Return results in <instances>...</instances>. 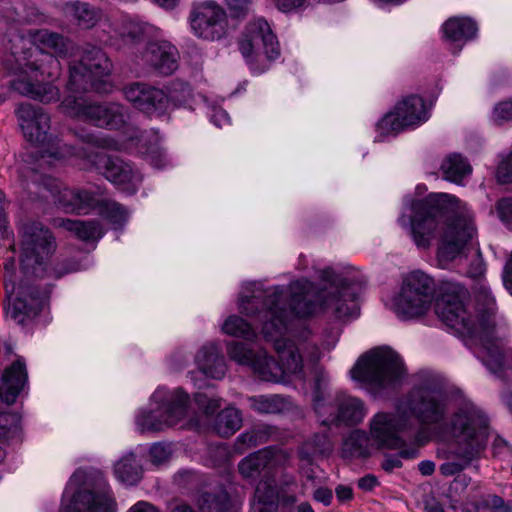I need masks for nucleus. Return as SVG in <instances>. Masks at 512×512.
I'll use <instances>...</instances> for the list:
<instances>
[{
    "label": "nucleus",
    "instance_id": "nucleus-1",
    "mask_svg": "<svg viewBox=\"0 0 512 512\" xmlns=\"http://www.w3.org/2000/svg\"><path fill=\"white\" fill-rule=\"evenodd\" d=\"M317 276L327 287L317 289L305 278L291 282L287 288L277 285L264 289L262 283H247L245 294L238 298V310L261 322L263 337L274 343L279 362L264 349L254 351L234 341L227 346L230 359L249 366L261 381L284 385L305 381L302 352L311 349L315 361L320 355L311 343L283 338L291 317H309L321 311H331L340 319L354 316L363 290L361 280L337 274L331 267L318 270Z\"/></svg>",
    "mask_w": 512,
    "mask_h": 512
},
{
    "label": "nucleus",
    "instance_id": "nucleus-2",
    "mask_svg": "<svg viewBox=\"0 0 512 512\" xmlns=\"http://www.w3.org/2000/svg\"><path fill=\"white\" fill-rule=\"evenodd\" d=\"M467 290L459 284H446L436 299L435 313L455 333L468 338L477 347V357L487 369L500 376L512 369V347L494 324L495 300L490 290L481 286L479 298L484 308L465 303Z\"/></svg>",
    "mask_w": 512,
    "mask_h": 512
},
{
    "label": "nucleus",
    "instance_id": "nucleus-3",
    "mask_svg": "<svg viewBox=\"0 0 512 512\" xmlns=\"http://www.w3.org/2000/svg\"><path fill=\"white\" fill-rule=\"evenodd\" d=\"M398 222L421 250L429 249L442 231L437 253L440 262L457 258L476 235L474 214L466 203L448 193H430L425 199L413 202L412 215H401Z\"/></svg>",
    "mask_w": 512,
    "mask_h": 512
},
{
    "label": "nucleus",
    "instance_id": "nucleus-4",
    "mask_svg": "<svg viewBox=\"0 0 512 512\" xmlns=\"http://www.w3.org/2000/svg\"><path fill=\"white\" fill-rule=\"evenodd\" d=\"M449 407L450 398L442 385L435 380L424 381L398 401L395 412L373 416L371 437L381 447L400 448L404 445L403 434L414 429L413 419L422 425L445 428L449 433Z\"/></svg>",
    "mask_w": 512,
    "mask_h": 512
},
{
    "label": "nucleus",
    "instance_id": "nucleus-5",
    "mask_svg": "<svg viewBox=\"0 0 512 512\" xmlns=\"http://www.w3.org/2000/svg\"><path fill=\"white\" fill-rule=\"evenodd\" d=\"M449 434L454 443L450 451L454 459H448L439 468L446 477L459 474L479 458L487 444L489 419L476 404L463 400L452 414Z\"/></svg>",
    "mask_w": 512,
    "mask_h": 512
},
{
    "label": "nucleus",
    "instance_id": "nucleus-6",
    "mask_svg": "<svg viewBox=\"0 0 512 512\" xmlns=\"http://www.w3.org/2000/svg\"><path fill=\"white\" fill-rule=\"evenodd\" d=\"M313 405L321 425H356L366 416V408L362 400L338 392L329 396V377L325 370L316 366L313 370Z\"/></svg>",
    "mask_w": 512,
    "mask_h": 512
},
{
    "label": "nucleus",
    "instance_id": "nucleus-7",
    "mask_svg": "<svg viewBox=\"0 0 512 512\" xmlns=\"http://www.w3.org/2000/svg\"><path fill=\"white\" fill-rule=\"evenodd\" d=\"M350 373L354 380L381 390L399 385L406 368L398 353L389 347H378L362 355Z\"/></svg>",
    "mask_w": 512,
    "mask_h": 512
},
{
    "label": "nucleus",
    "instance_id": "nucleus-8",
    "mask_svg": "<svg viewBox=\"0 0 512 512\" xmlns=\"http://www.w3.org/2000/svg\"><path fill=\"white\" fill-rule=\"evenodd\" d=\"M189 395L182 388L158 387L150 397V410H140L135 418L138 430L162 431L184 420L188 415Z\"/></svg>",
    "mask_w": 512,
    "mask_h": 512
},
{
    "label": "nucleus",
    "instance_id": "nucleus-9",
    "mask_svg": "<svg viewBox=\"0 0 512 512\" xmlns=\"http://www.w3.org/2000/svg\"><path fill=\"white\" fill-rule=\"evenodd\" d=\"M15 114L24 137L43 148L42 161L51 164L53 161H60L78 154L75 147L62 144L58 137L48 133L51 118L42 108L22 103L16 108Z\"/></svg>",
    "mask_w": 512,
    "mask_h": 512
},
{
    "label": "nucleus",
    "instance_id": "nucleus-10",
    "mask_svg": "<svg viewBox=\"0 0 512 512\" xmlns=\"http://www.w3.org/2000/svg\"><path fill=\"white\" fill-rule=\"evenodd\" d=\"M20 266L25 275L48 273V261L57 249L52 231L40 222L29 221L19 228Z\"/></svg>",
    "mask_w": 512,
    "mask_h": 512
},
{
    "label": "nucleus",
    "instance_id": "nucleus-11",
    "mask_svg": "<svg viewBox=\"0 0 512 512\" xmlns=\"http://www.w3.org/2000/svg\"><path fill=\"white\" fill-rule=\"evenodd\" d=\"M238 47L251 71L256 74L265 72L281 54L277 36L270 24L261 17L246 25Z\"/></svg>",
    "mask_w": 512,
    "mask_h": 512
},
{
    "label": "nucleus",
    "instance_id": "nucleus-12",
    "mask_svg": "<svg viewBox=\"0 0 512 512\" xmlns=\"http://www.w3.org/2000/svg\"><path fill=\"white\" fill-rule=\"evenodd\" d=\"M112 68L110 59L102 49L87 47L80 61L70 66L67 89L74 93L95 91L108 94L113 89L109 80Z\"/></svg>",
    "mask_w": 512,
    "mask_h": 512
},
{
    "label": "nucleus",
    "instance_id": "nucleus-13",
    "mask_svg": "<svg viewBox=\"0 0 512 512\" xmlns=\"http://www.w3.org/2000/svg\"><path fill=\"white\" fill-rule=\"evenodd\" d=\"M85 478V471L74 472L63 492L58 512H116V503L106 481H101L98 489L91 491L83 487Z\"/></svg>",
    "mask_w": 512,
    "mask_h": 512
},
{
    "label": "nucleus",
    "instance_id": "nucleus-14",
    "mask_svg": "<svg viewBox=\"0 0 512 512\" xmlns=\"http://www.w3.org/2000/svg\"><path fill=\"white\" fill-rule=\"evenodd\" d=\"M433 279L422 271L409 273L402 282L399 293L394 297L393 309L404 319L424 315L434 298Z\"/></svg>",
    "mask_w": 512,
    "mask_h": 512
},
{
    "label": "nucleus",
    "instance_id": "nucleus-15",
    "mask_svg": "<svg viewBox=\"0 0 512 512\" xmlns=\"http://www.w3.org/2000/svg\"><path fill=\"white\" fill-rule=\"evenodd\" d=\"M63 113L71 118L97 127L119 130L125 126L128 111L120 103L88 102L81 97L67 96L60 104Z\"/></svg>",
    "mask_w": 512,
    "mask_h": 512
},
{
    "label": "nucleus",
    "instance_id": "nucleus-16",
    "mask_svg": "<svg viewBox=\"0 0 512 512\" xmlns=\"http://www.w3.org/2000/svg\"><path fill=\"white\" fill-rule=\"evenodd\" d=\"M30 193H35L42 198H48V194L53 201L68 213H86L93 208L96 202L94 193L66 187L60 180L47 176H42L37 172H32V185L36 187L32 191L29 183L23 180Z\"/></svg>",
    "mask_w": 512,
    "mask_h": 512
},
{
    "label": "nucleus",
    "instance_id": "nucleus-17",
    "mask_svg": "<svg viewBox=\"0 0 512 512\" xmlns=\"http://www.w3.org/2000/svg\"><path fill=\"white\" fill-rule=\"evenodd\" d=\"M76 151L78 152L76 156L87 158L107 180L129 194H133L142 182L140 172L130 163L118 157H112L99 151L87 153L77 148Z\"/></svg>",
    "mask_w": 512,
    "mask_h": 512
},
{
    "label": "nucleus",
    "instance_id": "nucleus-18",
    "mask_svg": "<svg viewBox=\"0 0 512 512\" xmlns=\"http://www.w3.org/2000/svg\"><path fill=\"white\" fill-rule=\"evenodd\" d=\"M429 118L424 100L417 95L405 97L393 111L385 114L376 125L381 136L396 135L407 128H415Z\"/></svg>",
    "mask_w": 512,
    "mask_h": 512
},
{
    "label": "nucleus",
    "instance_id": "nucleus-19",
    "mask_svg": "<svg viewBox=\"0 0 512 512\" xmlns=\"http://www.w3.org/2000/svg\"><path fill=\"white\" fill-rule=\"evenodd\" d=\"M189 22L192 33L200 39L215 41L226 34V12L213 0L194 2Z\"/></svg>",
    "mask_w": 512,
    "mask_h": 512
},
{
    "label": "nucleus",
    "instance_id": "nucleus-20",
    "mask_svg": "<svg viewBox=\"0 0 512 512\" xmlns=\"http://www.w3.org/2000/svg\"><path fill=\"white\" fill-rule=\"evenodd\" d=\"M5 288L9 299L6 317L15 323L24 325L42 310L47 297L45 291H40L33 285L22 284L10 286L6 283Z\"/></svg>",
    "mask_w": 512,
    "mask_h": 512
},
{
    "label": "nucleus",
    "instance_id": "nucleus-21",
    "mask_svg": "<svg viewBox=\"0 0 512 512\" xmlns=\"http://www.w3.org/2000/svg\"><path fill=\"white\" fill-rule=\"evenodd\" d=\"M122 94L134 109L148 117L159 118L168 113L166 92L157 86L141 81L130 82L123 86Z\"/></svg>",
    "mask_w": 512,
    "mask_h": 512
},
{
    "label": "nucleus",
    "instance_id": "nucleus-22",
    "mask_svg": "<svg viewBox=\"0 0 512 512\" xmlns=\"http://www.w3.org/2000/svg\"><path fill=\"white\" fill-rule=\"evenodd\" d=\"M16 52H12L18 63L16 78L10 82L12 90L22 96H26L42 103H51L59 100V89L51 83H39L38 74L31 68L32 63L27 62L22 65L20 59L16 57Z\"/></svg>",
    "mask_w": 512,
    "mask_h": 512
},
{
    "label": "nucleus",
    "instance_id": "nucleus-23",
    "mask_svg": "<svg viewBox=\"0 0 512 512\" xmlns=\"http://www.w3.org/2000/svg\"><path fill=\"white\" fill-rule=\"evenodd\" d=\"M135 62L157 71L161 75H171L178 67L177 48L167 40L148 41L142 51L134 53Z\"/></svg>",
    "mask_w": 512,
    "mask_h": 512
},
{
    "label": "nucleus",
    "instance_id": "nucleus-24",
    "mask_svg": "<svg viewBox=\"0 0 512 512\" xmlns=\"http://www.w3.org/2000/svg\"><path fill=\"white\" fill-rule=\"evenodd\" d=\"M286 461L287 455L283 451L264 448L243 458L238 464V471L246 480L255 481L261 475V480H265Z\"/></svg>",
    "mask_w": 512,
    "mask_h": 512
},
{
    "label": "nucleus",
    "instance_id": "nucleus-25",
    "mask_svg": "<svg viewBox=\"0 0 512 512\" xmlns=\"http://www.w3.org/2000/svg\"><path fill=\"white\" fill-rule=\"evenodd\" d=\"M275 470L269 479L260 480L255 489V498L263 505L260 512L270 511L277 507L278 502L285 505L295 503L296 497L290 493L296 487V479L291 474H283L279 483L274 479Z\"/></svg>",
    "mask_w": 512,
    "mask_h": 512
},
{
    "label": "nucleus",
    "instance_id": "nucleus-26",
    "mask_svg": "<svg viewBox=\"0 0 512 512\" xmlns=\"http://www.w3.org/2000/svg\"><path fill=\"white\" fill-rule=\"evenodd\" d=\"M115 37L128 49L137 48L142 42L159 35V28L139 17L123 16L111 24Z\"/></svg>",
    "mask_w": 512,
    "mask_h": 512
},
{
    "label": "nucleus",
    "instance_id": "nucleus-27",
    "mask_svg": "<svg viewBox=\"0 0 512 512\" xmlns=\"http://www.w3.org/2000/svg\"><path fill=\"white\" fill-rule=\"evenodd\" d=\"M28 381L26 364L18 358L5 369L0 384V399L7 405L13 404Z\"/></svg>",
    "mask_w": 512,
    "mask_h": 512
},
{
    "label": "nucleus",
    "instance_id": "nucleus-28",
    "mask_svg": "<svg viewBox=\"0 0 512 512\" xmlns=\"http://www.w3.org/2000/svg\"><path fill=\"white\" fill-rule=\"evenodd\" d=\"M477 30V24L468 17H451L442 26L445 41L454 46L456 52L476 36Z\"/></svg>",
    "mask_w": 512,
    "mask_h": 512
},
{
    "label": "nucleus",
    "instance_id": "nucleus-29",
    "mask_svg": "<svg viewBox=\"0 0 512 512\" xmlns=\"http://www.w3.org/2000/svg\"><path fill=\"white\" fill-rule=\"evenodd\" d=\"M195 363L203 375L212 379H222L227 370L224 356L215 343L203 345L195 357Z\"/></svg>",
    "mask_w": 512,
    "mask_h": 512
},
{
    "label": "nucleus",
    "instance_id": "nucleus-30",
    "mask_svg": "<svg viewBox=\"0 0 512 512\" xmlns=\"http://www.w3.org/2000/svg\"><path fill=\"white\" fill-rule=\"evenodd\" d=\"M333 444L327 433H314L303 441L298 450L301 460L311 464L314 460L329 455Z\"/></svg>",
    "mask_w": 512,
    "mask_h": 512
},
{
    "label": "nucleus",
    "instance_id": "nucleus-31",
    "mask_svg": "<svg viewBox=\"0 0 512 512\" xmlns=\"http://www.w3.org/2000/svg\"><path fill=\"white\" fill-rule=\"evenodd\" d=\"M248 401L250 408L259 414H282L293 408L290 398L279 394L251 396Z\"/></svg>",
    "mask_w": 512,
    "mask_h": 512
},
{
    "label": "nucleus",
    "instance_id": "nucleus-32",
    "mask_svg": "<svg viewBox=\"0 0 512 512\" xmlns=\"http://www.w3.org/2000/svg\"><path fill=\"white\" fill-rule=\"evenodd\" d=\"M116 478L128 485L137 484L142 477V467L133 452L123 455L114 465Z\"/></svg>",
    "mask_w": 512,
    "mask_h": 512
},
{
    "label": "nucleus",
    "instance_id": "nucleus-33",
    "mask_svg": "<svg viewBox=\"0 0 512 512\" xmlns=\"http://www.w3.org/2000/svg\"><path fill=\"white\" fill-rule=\"evenodd\" d=\"M65 230L72 232L82 241H97L103 234V228L96 220L80 221L72 219H62L59 223Z\"/></svg>",
    "mask_w": 512,
    "mask_h": 512
},
{
    "label": "nucleus",
    "instance_id": "nucleus-34",
    "mask_svg": "<svg viewBox=\"0 0 512 512\" xmlns=\"http://www.w3.org/2000/svg\"><path fill=\"white\" fill-rule=\"evenodd\" d=\"M441 171L444 179L456 184H462L463 179L471 174L472 169L470 164L461 155L450 154L443 160Z\"/></svg>",
    "mask_w": 512,
    "mask_h": 512
},
{
    "label": "nucleus",
    "instance_id": "nucleus-35",
    "mask_svg": "<svg viewBox=\"0 0 512 512\" xmlns=\"http://www.w3.org/2000/svg\"><path fill=\"white\" fill-rule=\"evenodd\" d=\"M32 41L42 53L63 55L68 51L67 43L60 34L48 30H37L31 34Z\"/></svg>",
    "mask_w": 512,
    "mask_h": 512
},
{
    "label": "nucleus",
    "instance_id": "nucleus-36",
    "mask_svg": "<svg viewBox=\"0 0 512 512\" xmlns=\"http://www.w3.org/2000/svg\"><path fill=\"white\" fill-rule=\"evenodd\" d=\"M65 12L77 20L80 27L89 29L101 18V11L84 2H69L65 5Z\"/></svg>",
    "mask_w": 512,
    "mask_h": 512
},
{
    "label": "nucleus",
    "instance_id": "nucleus-37",
    "mask_svg": "<svg viewBox=\"0 0 512 512\" xmlns=\"http://www.w3.org/2000/svg\"><path fill=\"white\" fill-rule=\"evenodd\" d=\"M242 414L235 407L223 409L216 417L214 429L221 437H229L242 426Z\"/></svg>",
    "mask_w": 512,
    "mask_h": 512
},
{
    "label": "nucleus",
    "instance_id": "nucleus-38",
    "mask_svg": "<svg viewBox=\"0 0 512 512\" xmlns=\"http://www.w3.org/2000/svg\"><path fill=\"white\" fill-rule=\"evenodd\" d=\"M168 98V112L174 108H192L194 95L189 84L175 80L168 87L166 92Z\"/></svg>",
    "mask_w": 512,
    "mask_h": 512
},
{
    "label": "nucleus",
    "instance_id": "nucleus-39",
    "mask_svg": "<svg viewBox=\"0 0 512 512\" xmlns=\"http://www.w3.org/2000/svg\"><path fill=\"white\" fill-rule=\"evenodd\" d=\"M93 208H97L99 214L106 218L115 229L122 227L128 219L126 209L119 203L110 199L98 200L96 198Z\"/></svg>",
    "mask_w": 512,
    "mask_h": 512
},
{
    "label": "nucleus",
    "instance_id": "nucleus-40",
    "mask_svg": "<svg viewBox=\"0 0 512 512\" xmlns=\"http://www.w3.org/2000/svg\"><path fill=\"white\" fill-rule=\"evenodd\" d=\"M221 330L226 335L243 338L247 341H254L257 338L254 328L238 315L228 316L223 322Z\"/></svg>",
    "mask_w": 512,
    "mask_h": 512
},
{
    "label": "nucleus",
    "instance_id": "nucleus-41",
    "mask_svg": "<svg viewBox=\"0 0 512 512\" xmlns=\"http://www.w3.org/2000/svg\"><path fill=\"white\" fill-rule=\"evenodd\" d=\"M274 429L269 425H258L251 430L240 434L237 437L236 446L238 449H248L267 442L273 434Z\"/></svg>",
    "mask_w": 512,
    "mask_h": 512
},
{
    "label": "nucleus",
    "instance_id": "nucleus-42",
    "mask_svg": "<svg viewBox=\"0 0 512 512\" xmlns=\"http://www.w3.org/2000/svg\"><path fill=\"white\" fill-rule=\"evenodd\" d=\"M201 512H233L229 495L226 491L203 493L199 498Z\"/></svg>",
    "mask_w": 512,
    "mask_h": 512
},
{
    "label": "nucleus",
    "instance_id": "nucleus-43",
    "mask_svg": "<svg viewBox=\"0 0 512 512\" xmlns=\"http://www.w3.org/2000/svg\"><path fill=\"white\" fill-rule=\"evenodd\" d=\"M369 438L366 432L354 430L346 438L343 444L345 453L354 457H363L369 454Z\"/></svg>",
    "mask_w": 512,
    "mask_h": 512
},
{
    "label": "nucleus",
    "instance_id": "nucleus-44",
    "mask_svg": "<svg viewBox=\"0 0 512 512\" xmlns=\"http://www.w3.org/2000/svg\"><path fill=\"white\" fill-rule=\"evenodd\" d=\"M394 449L399 450V454L385 456L381 464L382 468L387 472H392L394 469L402 467L401 458L414 459L419 455V449L415 445H407L405 439L402 447Z\"/></svg>",
    "mask_w": 512,
    "mask_h": 512
},
{
    "label": "nucleus",
    "instance_id": "nucleus-45",
    "mask_svg": "<svg viewBox=\"0 0 512 512\" xmlns=\"http://www.w3.org/2000/svg\"><path fill=\"white\" fill-rule=\"evenodd\" d=\"M20 417L15 413L0 412V462L5 458L3 449L4 440L11 434H16L19 429Z\"/></svg>",
    "mask_w": 512,
    "mask_h": 512
},
{
    "label": "nucleus",
    "instance_id": "nucleus-46",
    "mask_svg": "<svg viewBox=\"0 0 512 512\" xmlns=\"http://www.w3.org/2000/svg\"><path fill=\"white\" fill-rule=\"evenodd\" d=\"M41 56L42 58L39 60L41 62L40 65L31 62V68L42 77L46 76L51 80L57 79L61 74V64L58 58L50 53H41Z\"/></svg>",
    "mask_w": 512,
    "mask_h": 512
},
{
    "label": "nucleus",
    "instance_id": "nucleus-47",
    "mask_svg": "<svg viewBox=\"0 0 512 512\" xmlns=\"http://www.w3.org/2000/svg\"><path fill=\"white\" fill-rule=\"evenodd\" d=\"M79 270V265L72 260H66L63 262H57L51 264L48 261V273L43 276H36L37 278H54L59 279L69 273L76 272Z\"/></svg>",
    "mask_w": 512,
    "mask_h": 512
},
{
    "label": "nucleus",
    "instance_id": "nucleus-48",
    "mask_svg": "<svg viewBox=\"0 0 512 512\" xmlns=\"http://www.w3.org/2000/svg\"><path fill=\"white\" fill-rule=\"evenodd\" d=\"M473 239H474V237L468 241V243L464 246L463 250L461 251V253L458 256H460L464 252L465 249H467V250L474 249L475 257L473 258V260L471 261V263L469 265V268L467 270V275L472 278H478V277H481L485 272V263L481 256L479 248L475 247V245L473 243Z\"/></svg>",
    "mask_w": 512,
    "mask_h": 512
},
{
    "label": "nucleus",
    "instance_id": "nucleus-49",
    "mask_svg": "<svg viewBox=\"0 0 512 512\" xmlns=\"http://www.w3.org/2000/svg\"><path fill=\"white\" fill-rule=\"evenodd\" d=\"M149 455L151 463L155 466H159L170 458V446L163 443H155L150 447Z\"/></svg>",
    "mask_w": 512,
    "mask_h": 512
},
{
    "label": "nucleus",
    "instance_id": "nucleus-50",
    "mask_svg": "<svg viewBox=\"0 0 512 512\" xmlns=\"http://www.w3.org/2000/svg\"><path fill=\"white\" fill-rule=\"evenodd\" d=\"M492 119L499 125L512 120V100L499 102L494 107Z\"/></svg>",
    "mask_w": 512,
    "mask_h": 512
},
{
    "label": "nucleus",
    "instance_id": "nucleus-51",
    "mask_svg": "<svg viewBox=\"0 0 512 512\" xmlns=\"http://www.w3.org/2000/svg\"><path fill=\"white\" fill-rule=\"evenodd\" d=\"M195 401L198 407L203 410L206 415H212L220 407L221 401L218 398L208 397L204 393H196Z\"/></svg>",
    "mask_w": 512,
    "mask_h": 512
},
{
    "label": "nucleus",
    "instance_id": "nucleus-52",
    "mask_svg": "<svg viewBox=\"0 0 512 512\" xmlns=\"http://www.w3.org/2000/svg\"><path fill=\"white\" fill-rule=\"evenodd\" d=\"M496 210L501 221L512 228V198L499 200L496 204Z\"/></svg>",
    "mask_w": 512,
    "mask_h": 512
},
{
    "label": "nucleus",
    "instance_id": "nucleus-53",
    "mask_svg": "<svg viewBox=\"0 0 512 512\" xmlns=\"http://www.w3.org/2000/svg\"><path fill=\"white\" fill-rule=\"evenodd\" d=\"M497 178L504 184L512 182V152L498 166Z\"/></svg>",
    "mask_w": 512,
    "mask_h": 512
},
{
    "label": "nucleus",
    "instance_id": "nucleus-54",
    "mask_svg": "<svg viewBox=\"0 0 512 512\" xmlns=\"http://www.w3.org/2000/svg\"><path fill=\"white\" fill-rule=\"evenodd\" d=\"M81 139L84 142L94 144L97 146H101L103 148L115 149V150L119 149L117 142H115L114 140L105 138V137H95L91 134H87V135H82Z\"/></svg>",
    "mask_w": 512,
    "mask_h": 512
},
{
    "label": "nucleus",
    "instance_id": "nucleus-55",
    "mask_svg": "<svg viewBox=\"0 0 512 512\" xmlns=\"http://www.w3.org/2000/svg\"><path fill=\"white\" fill-rule=\"evenodd\" d=\"M226 2L233 16L239 17L248 11L251 0H226Z\"/></svg>",
    "mask_w": 512,
    "mask_h": 512
},
{
    "label": "nucleus",
    "instance_id": "nucleus-56",
    "mask_svg": "<svg viewBox=\"0 0 512 512\" xmlns=\"http://www.w3.org/2000/svg\"><path fill=\"white\" fill-rule=\"evenodd\" d=\"M313 499L324 506H329L333 500V493L328 488L320 487L314 491Z\"/></svg>",
    "mask_w": 512,
    "mask_h": 512
},
{
    "label": "nucleus",
    "instance_id": "nucleus-57",
    "mask_svg": "<svg viewBox=\"0 0 512 512\" xmlns=\"http://www.w3.org/2000/svg\"><path fill=\"white\" fill-rule=\"evenodd\" d=\"M211 121L217 126V127H223L230 124V117L228 113L221 109L217 108L213 110V114L211 115Z\"/></svg>",
    "mask_w": 512,
    "mask_h": 512
},
{
    "label": "nucleus",
    "instance_id": "nucleus-58",
    "mask_svg": "<svg viewBox=\"0 0 512 512\" xmlns=\"http://www.w3.org/2000/svg\"><path fill=\"white\" fill-rule=\"evenodd\" d=\"M335 494H336L337 500L341 504L349 502L353 499V490L350 486L338 485L335 488Z\"/></svg>",
    "mask_w": 512,
    "mask_h": 512
},
{
    "label": "nucleus",
    "instance_id": "nucleus-59",
    "mask_svg": "<svg viewBox=\"0 0 512 512\" xmlns=\"http://www.w3.org/2000/svg\"><path fill=\"white\" fill-rule=\"evenodd\" d=\"M492 448L494 451V454L500 455L504 453L511 452L512 449L509 445V443L502 437L496 436L492 443Z\"/></svg>",
    "mask_w": 512,
    "mask_h": 512
},
{
    "label": "nucleus",
    "instance_id": "nucleus-60",
    "mask_svg": "<svg viewBox=\"0 0 512 512\" xmlns=\"http://www.w3.org/2000/svg\"><path fill=\"white\" fill-rule=\"evenodd\" d=\"M307 0H276V5L281 11H290L294 8L301 7Z\"/></svg>",
    "mask_w": 512,
    "mask_h": 512
},
{
    "label": "nucleus",
    "instance_id": "nucleus-61",
    "mask_svg": "<svg viewBox=\"0 0 512 512\" xmlns=\"http://www.w3.org/2000/svg\"><path fill=\"white\" fill-rule=\"evenodd\" d=\"M378 484L377 478L373 475H366L358 481V487L363 491H372Z\"/></svg>",
    "mask_w": 512,
    "mask_h": 512
},
{
    "label": "nucleus",
    "instance_id": "nucleus-62",
    "mask_svg": "<svg viewBox=\"0 0 512 512\" xmlns=\"http://www.w3.org/2000/svg\"><path fill=\"white\" fill-rule=\"evenodd\" d=\"M503 281L506 289L512 295V253L510 259L505 265Z\"/></svg>",
    "mask_w": 512,
    "mask_h": 512
},
{
    "label": "nucleus",
    "instance_id": "nucleus-63",
    "mask_svg": "<svg viewBox=\"0 0 512 512\" xmlns=\"http://www.w3.org/2000/svg\"><path fill=\"white\" fill-rule=\"evenodd\" d=\"M128 512H159L153 505L145 501H139Z\"/></svg>",
    "mask_w": 512,
    "mask_h": 512
},
{
    "label": "nucleus",
    "instance_id": "nucleus-64",
    "mask_svg": "<svg viewBox=\"0 0 512 512\" xmlns=\"http://www.w3.org/2000/svg\"><path fill=\"white\" fill-rule=\"evenodd\" d=\"M418 469L423 476H430L435 471V463L430 460L421 461L418 464Z\"/></svg>",
    "mask_w": 512,
    "mask_h": 512
}]
</instances>
